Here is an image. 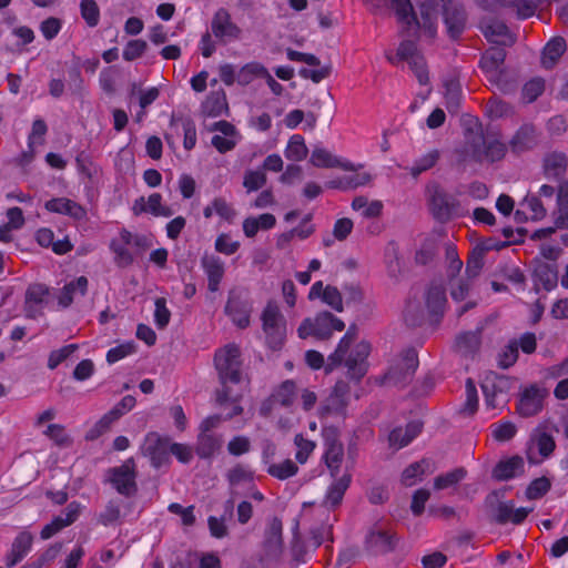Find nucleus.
<instances>
[{
    "instance_id": "1",
    "label": "nucleus",
    "mask_w": 568,
    "mask_h": 568,
    "mask_svg": "<svg viewBox=\"0 0 568 568\" xmlns=\"http://www.w3.org/2000/svg\"><path fill=\"white\" fill-rule=\"evenodd\" d=\"M393 7L398 22L407 32L419 31L429 40L436 37L439 12L452 40H457L466 29L465 8L454 0H424L418 4V16L409 0H393Z\"/></svg>"
},
{
    "instance_id": "2",
    "label": "nucleus",
    "mask_w": 568,
    "mask_h": 568,
    "mask_svg": "<svg viewBox=\"0 0 568 568\" xmlns=\"http://www.w3.org/2000/svg\"><path fill=\"white\" fill-rule=\"evenodd\" d=\"M356 326L351 325L346 334L341 338L336 349L327 358L325 371L332 372L334 368L345 363L349 378L359 381L367 372L366 359L371 352V345L367 342H359L346 357L351 345L356 339Z\"/></svg>"
},
{
    "instance_id": "3",
    "label": "nucleus",
    "mask_w": 568,
    "mask_h": 568,
    "mask_svg": "<svg viewBox=\"0 0 568 568\" xmlns=\"http://www.w3.org/2000/svg\"><path fill=\"white\" fill-rule=\"evenodd\" d=\"M214 364L219 374L222 388L216 392V402L224 405L230 400V388L227 384H239L241 382V352L235 344L226 345L216 351Z\"/></svg>"
},
{
    "instance_id": "4",
    "label": "nucleus",
    "mask_w": 568,
    "mask_h": 568,
    "mask_svg": "<svg viewBox=\"0 0 568 568\" xmlns=\"http://www.w3.org/2000/svg\"><path fill=\"white\" fill-rule=\"evenodd\" d=\"M507 148L494 135L476 134L467 138L464 149L460 151V161L489 162L500 161L506 154Z\"/></svg>"
},
{
    "instance_id": "5",
    "label": "nucleus",
    "mask_w": 568,
    "mask_h": 568,
    "mask_svg": "<svg viewBox=\"0 0 568 568\" xmlns=\"http://www.w3.org/2000/svg\"><path fill=\"white\" fill-rule=\"evenodd\" d=\"M345 324L329 312L318 313L313 320L305 318L297 328L298 337L305 339L310 336L318 341L331 338L334 331L342 332Z\"/></svg>"
},
{
    "instance_id": "6",
    "label": "nucleus",
    "mask_w": 568,
    "mask_h": 568,
    "mask_svg": "<svg viewBox=\"0 0 568 568\" xmlns=\"http://www.w3.org/2000/svg\"><path fill=\"white\" fill-rule=\"evenodd\" d=\"M261 320L267 346L273 351L281 349L286 337V321L278 306L268 302L262 312Z\"/></svg>"
},
{
    "instance_id": "7",
    "label": "nucleus",
    "mask_w": 568,
    "mask_h": 568,
    "mask_svg": "<svg viewBox=\"0 0 568 568\" xmlns=\"http://www.w3.org/2000/svg\"><path fill=\"white\" fill-rule=\"evenodd\" d=\"M505 59V49L493 47L481 55L480 68L487 74L488 81L496 85L499 91L503 93H513L515 92V84L513 82L500 84V79L504 77L503 65Z\"/></svg>"
},
{
    "instance_id": "8",
    "label": "nucleus",
    "mask_w": 568,
    "mask_h": 568,
    "mask_svg": "<svg viewBox=\"0 0 568 568\" xmlns=\"http://www.w3.org/2000/svg\"><path fill=\"white\" fill-rule=\"evenodd\" d=\"M252 310V303L245 290L232 288L229 292L224 312L234 325L246 328L250 325Z\"/></svg>"
},
{
    "instance_id": "9",
    "label": "nucleus",
    "mask_w": 568,
    "mask_h": 568,
    "mask_svg": "<svg viewBox=\"0 0 568 568\" xmlns=\"http://www.w3.org/2000/svg\"><path fill=\"white\" fill-rule=\"evenodd\" d=\"M510 388L511 379L509 377L495 373L488 374L481 384L486 406L493 409L505 406Z\"/></svg>"
},
{
    "instance_id": "10",
    "label": "nucleus",
    "mask_w": 568,
    "mask_h": 568,
    "mask_svg": "<svg viewBox=\"0 0 568 568\" xmlns=\"http://www.w3.org/2000/svg\"><path fill=\"white\" fill-rule=\"evenodd\" d=\"M549 392L538 384L525 387L519 394L517 413L525 418L538 415L545 406Z\"/></svg>"
},
{
    "instance_id": "11",
    "label": "nucleus",
    "mask_w": 568,
    "mask_h": 568,
    "mask_svg": "<svg viewBox=\"0 0 568 568\" xmlns=\"http://www.w3.org/2000/svg\"><path fill=\"white\" fill-rule=\"evenodd\" d=\"M110 483L115 490L125 496H134L138 491L135 464L132 458L125 460L121 466L111 468Z\"/></svg>"
},
{
    "instance_id": "12",
    "label": "nucleus",
    "mask_w": 568,
    "mask_h": 568,
    "mask_svg": "<svg viewBox=\"0 0 568 568\" xmlns=\"http://www.w3.org/2000/svg\"><path fill=\"white\" fill-rule=\"evenodd\" d=\"M135 398L132 395L124 396L111 410L104 414L94 426L87 433L88 440H94L109 430L110 426L121 416L135 406Z\"/></svg>"
},
{
    "instance_id": "13",
    "label": "nucleus",
    "mask_w": 568,
    "mask_h": 568,
    "mask_svg": "<svg viewBox=\"0 0 568 568\" xmlns=\"http://www.w3.org/2000/svg\"><path fill=\"white\" fill-rule=\"evenodd\" d=\"M170 438L162 437L155 432L149 433L141 447L144 456L149 457L154 468H160L170 462L169 456Z\"/></svg>"
},
{
    "instance_id": "14",
    "label": "nucleus",
    "mask_w": 568,
    "mask_h": 568,
    "mask_svg": "<svg viewBox=\"0 0 568 568\" xmlns=\"http://www.w3.org/2000/svg\"><path fill=\"white\" fill-rule=\"evenodd\" d=\"M428 193L429 210L433 216L439 222L449 221L457 204L456 200L437 184L428 187Z\"/></svg>"
},
{
    "instance_id": "15",
    "label": "nucleus",
    "mask_w": 568,
    "mask_h": 568,
    "mask_svg": "<svg viewBox=\"0 0 568 568\" xmlns=\"http://www.w3.org/2000/svg\"><path fill=\"white\" fill-rule=\"evenodd\" d=\"M479 28L485 38L494 44L501 47H511L516 42V36L509 30L507 24L495 18H483Z\"/></svg>"
},
{
    "instance_id": "16",
    "label": "nucleus",
    "mask_w": 568,
    "mask_h": 568,
    "mask_svg": "<svg viewBox=\"0 0 568 568\" xmlns=\"http://www.w3.org/2000/svg\"><path fill=\"white\" fill-rule=\"evenodd\" d=\"M418 367L417 353L414 349H407L403 353L396 365H393L385 375V378L394 384H406Z\"/></svg>"
},
{
    "instance_id": "17",
    "label": "nucleus",
    "mask_w": 568,
    "mask_h": 568,
    "mask_svg": "<svg viewBox=\"0 0 568 568\" xmlns=\"http://www.w3.org/2000/svg\"><path fill=\"white\" fill-rule=\"evenodd\" d=\"M212 34L221 42L237 40L242 30L231 19V14L224 8H220L211 21Z\"/></svg>"
},
{
    "instance_id": "18",
    "label": "nucleus",
    "mask_w": 568,
    "mask_h": 568,
    "mask_svg": "<svg viewBox=\"0 0 568 568\" xmlns=\"http://www.w3.org/2000/svg\"><path fill=\"white\" fill-rule=\"evenodd\" d=\"M50 294L47 285L34 283L28 286L24 295V312L29 318H37L42 315V305Z\"/></svg>"
},
{
    "instance_id": "19",
    "label": "nucleus",
    "mask_w": 568,
    "mask_h": 568,
    "mask_svg": "<svg viewBox=\"0 0 568 568\" xmlns=\"http://www.w3.org/2000/svg\"><path fill=\"white\" fill-rule=\"evenodd\" d=\"M395 535L388 530L371 529L365 538V548L373 555H384L395 549Z\"/></svg>"
},
{
    "instance_id": "20",
    "label": "nucleus",
    "mask_w": 568,
    "mask_h": 568,
    "mask_svg": "<svg viewBox=\"0 0 568 568\" xmlns=\"http://www.w3.org/2000/svg\"><path fill=\"white\" fill-rule=\"evenodd\" d=\"M558 430L550 420H544L532 430L530 440L536 444L538 453L541 457L548 458L556 448V442L550 430Z\"/></svg>"
},
{
    "instance_id": "21",
    "label": "nucleus",
    "mask_w": 568,
    "mask_h": 568,
    "mask_svg": "<svg viewBox=\"0 0 568 568\" xmlns=\"http://www.w3.org/2000/svg\"><path fill=\"white\" fill-rule=\"evenodd\" d=\"M201 266L207 276V288L210 292H217L220 283L225 273L224 262L216 255L205 254L201 258Z\"/></svg>"
},
{
    "instance_id": "22",
    "label": "nucleus",
    "mask_w": 568,
    "mask_h": 568,
    "mask_svg": "<svg viewBox=\"0 0 568 568\" xmlns=\"http://www.w3.org/2000/svg\"><path fill=\"white\" fill-rule=\"evenodd\" d=\"M33 537L28 531L18 534L14 538L9 552L6 555V566L8 568L14 567L19 564L31 549Z\"/></svg>"
},
{
    "instance_id": "23",
    "label": "nucleus",
    "mask_w": 568,
    "mask_h": 568,
    "mask_svg": "<svg viewBox=\"0 0 568 568\" xmlns=\"http://www.w3.org/2000/svg\"><path fill=\"white\" fill-rule=\"evenodd\" d=\"M351 474H344L336 478L327 488L322 506L327 509H335L343 500V497L351 485Z\"/></svg>"
},
{
    "instance_id": "24",
    "label": "nucleus",
    "mask_w": 568,
    "mask_h": 568,
    "mask_svg": "<svg viewBox=\"0 0 568 568\" xmlns=\"http://www.w3.org/2000/svg\"><path fill=\"white\" fill-rule=\"evenodd\" d=\"M514 153H523L534 149L537 145V132L532 124L521 125L509 142Z\"/></svg>"
},
{
    "instance_id": "25",
    "label": "nucleus",
    "mask_w": 568,
    "mask_h": 568,
    "mask_svg": "<svg viewBox=\"0 0 568 568\" xmlns=\"http://www.w3.org/2000/svg\"><path fill=\"white\" fill-rule=\"evenodd\" d=\"M325 464L328 467L331 475L336 477L344 457L343 445L332 433V435H325Z\"/></svg>"
},
{
    "instance_id": "26",
    "label": "nucleus",
    "mask_w": 568,
    "mask_h": 568,
    "mask_svg": "<svg viewBox=\"0 0 568 568\" xmlns=\"http://www.w3.org/2000/svg\"><path fill=\"white\" fill-rule=\"evenodd\" d=\"M283 524L282 520L277 517H274L268 523L267 529L265 531L264 546L267 555L277 557L282 554L283 548Z\"/></svg>"
},
{
    "instance_id": "27",
    "label": "nucleus",
    "mask_w": 568,
    "mask_h": 568,
    "mask_svg": "<svg viewBox=\"0 0 568 568\" xmlns=\"http://www.w3.org/2000/svg\"><path fill=\"white\" fill-rule=\"evenodd\" d=\"M44 207L50 212L69 215L77 221H81L87 216V211L82 205L65 197L49 200Z\"/></svg>"
},
{
    "instance_id": "28",
    "label": "nucleus",
    "mask_w": 568,
    "mask_h": 568,
    "mask_svg": "<svg viewBox=\"0 0 568 568\" xmlns=\"http://www.w3.org/2000/svg\"><path fill=\"white\" fill-rule=\"evenodd\" d=\"M422 428L423 424L418 420L409 422L405 428H394L388 436L389 445L396 449L407 446L422 432Z\"/></svg>"
},
{
    "instance_id": "29",
    "label": "nucleus",
    "mask_w": 568,
    "mask_h": 568,
    "mask_svg": "<svg viewBox=\"0 0 568 568\" xmlns=\"http://www.w3.org/2000/svg\"><path fill=\"white\" fill-rule=\"evenodd\" d=\"M426 307L430 315L443 316L446 304V290L442 284L432 283L425 294Z\"/></svg>"
},
{
    "instance_id": "30",
    "label": "nucleus",
    "mask_w": 568,
    "mask_h": 568,
    "mask_svg": "<svg viewBox=\"0 0 568 568\" xmlns=\"http://www.w3.org/2000/svg\"><path fill=\"white\" fill-rule=\"evenodd\" d=\"M310 162L316 168H341L345 171H355L354 164L341 162L329 151L321 146L314 148Z\"/></svg>"
},
{
    "instance_id": "31",
    "label": "nucleus",
    "mask_w": 568,
    "mask_h": 568,
    "mask_svg": "<svg viewBox=\"0 0 568 568\" xmlns=\"http://www.w3.org/2000/svg\"><path fill=\"white\" fill-rule=\"evenodd\" d=\"M524 459L520 456H513L500 460L493 469V477L497 480H509L524 473Z\"/></svg>"
},
{
    "instance_id": "32",
    "label": "nucleus",
    "mask_w": 568,
    "mask_h": 568,
    "mask_svg": "<svg viewBox=\"0 0 568 568\" xmlns=\"http://www.w3.org/2000/svg\"><path fill=\"white\" fill-rule=\"evenodd\" d=\"M222 447V438L213 433H200L197 436L195 453L202 459L212 458Z\"/></svg>"
},
{
    "instance_id": "33",
    "label": "nucleus",
    "mask_w": 568,
    "mask_h": 568,
    "mask_svg": "<svg viewBox=\"0 0 568 568\" xmlns=\"http://www.w3.org/2000/svg\"><path fill=\"white\" fill-rule=\"evenodd\" d=\"M202 113L205 116L216 118L229 111L226 94L224 90L211 92L202 103Z\"/></svg>"
},
{
    "instance_id": "34",
    "label": "nucleus",
    "mask_w": 568,
    "mask_h": 568,
    "mask_svg": "<svg viewBox=\"0 0 568 568\" xmlns=\"http://www.w3.org/2000/svg\"><path fill=\"white\" fill-rule=\"evenodd\" d=\"M89 281L85 276H79L77 280L65 284L58 296V303L61 307H69L74 298V295L79 293L84 296L88 292Z\"/></svg>"
},
{
    "instance_id": "35",
    "label": "nucleus",
    "mask_w": 568,
    "mask_h": 568,
    "mask_svg": "<svg viewBox=\"0 0 568 568\" xmlns=\"http://www.w3.org/2000/svg\"><path fill=\"white\" fill-rule=\"evenodd\" d=\"M567 169V158L564 153L552 152L544 159V170L547 178L560 179Z\"/></svg>"
},
{
    "instance_id": "36",
    "label": "nucleus",
    "mask_w": 568,
    "mask_h": 568,
    "mask_svg": "<svg viewBox=\"0 0 568 568\" xmlns=\"http://www.w3.org/2000/svg\"><path fill=\"white\" fill-rule=\"evenodd\" d=\"M566 51V41L564 38L551 39L542 51L541 63L546 69H551L558 59Z\"/></svg>"
},
{
    "instance_id": "37",
    "label": "nucleus",
    "mask_w": 568,
    "mask_h": 568,
    "mask_svg": "<svg viewBox=\"0 0 568 568\" xmlns=\"http://www.w3.org/2000/svg\"><path fill=\"white\" fill-rule=\"evenodd\" d=\"M480 329L460 333L456 337V349L463 355L475 353L480 346Z\"/></svg>"
},
{
    "instance_id": "38",
    "label": "nucleus",
    "mask_w": 568,
    "mask_h": 568,
    "mask_svg": "<svg viewBox=\"0 0 568 568\" xmlns=\"http://www.w3.org/2000/svg\"><path fill=\"white\" fill-rule=\"evenodd\" d=\"M234 510V501L229 499L224 504V515L221 518L210 516L207 524L210 532L215 538H223L227 535V527L225 525V517H232Z\"/></svg>"
},
{
    "instance_id": "39",
    "label": "nucleus",
    "mask_w": 568,
    "mask_h": 568,
    "mask_svg": "<svg viewBox=\"0 0 568 568\" xmlns=\"http://www.w3.org/2000/svg\"><path fill=\"white\" fill-rule=\"evenodd\" d=\"M266 74V68L260 62H250L243 65L236 74V82L240 85H248L257 78H263Z\"/></svg>"
},
{
    "instance_id": "40",
    "label": "nucleus",
    "mask_w": 568,
    "mask_h": 568,
    "mask_svg": "<svg viewBox=\"0 0 568 568\" xmlns=\"http://www.w3.org/2000/svg\"><path fill=\"white\" fill-rule=\"evenodd\" d=\"M535 277L546 291L557 286L558 273L554 265L541 263L535 268Z\"/></svg>"
},
{
    "instance_id": "41",
    "label": "nucleus",
    "mask_w": 568,
    "mask_h": 568,
    "mask_svg": "<svg viewBox=\"0 0 568 568\" xmlns=\"http://www.w3.org/2000/svg\"><path fill=\"white\" fill-rule=\"evenodd\" d=\"M110 250L114 254V263L119 267H128L134 262L135 253L125 246L119 239L110 242Z\"/></svg>"
},
{
    "instance_id": "42",
    "label": "nucleus",
    "mask_w": 568,
    "mask_h": 568,
    "mask_svg": "<svg viewBox=\"0 0 568 568\" xmlns=\"http://www.w3.org/2000/svg\"><path fill=\"white\" fill-rule=\"evenodd\" d=\"M266 471L278 480H285L297 474L298 466L292 459H285L280 464H270Z\"/></svg>"
},
{
    "instance_id": "43",
    "label": "nucleus",
    "mask_w": 568,
    "mask_h": 568,
    "mask_svg": "<svg viewBox=\"0 0 568 568\" xmlns=\"http://www.w3.org/2000/svg\"><path fill=\"white\" fill-rule=\"evenodd\" d=\"M295 392V383L291 379H287L283 382L280 387L272 394V400H275V403L281 406L288 407L294 402Z\"/></svg>"
},
{
    "instance_id": "44",
    "label": "nucleus",
    "mask_w": 568,
    "mask_h": 568,
    "mask_svg": "<svg viewBox=\"0 0 568 568\" xmlns=\"http://www.w3.org/2000/svg\"><path fill=\"white\" fill-rule=\"evenodd\" d=\"M439 151L438 150H432L428 153L424 154L419 159H417L410 168H408L409 173L417 178L423 172L432 169L437 161L439 160Z\"/></svg>"
},
{
    "instance_id": "45",
    "label": "nucleus",
    "mask_w": 568,
    "mask_h": 568,
    "mask_svg": "<svg viewBox=\"0 0 568 568\" xmlns=\"http://www.w3.org/2000/svg\"><path fill=\"white\" fill-rule=\"evenodd\" d=\"M307 155V148L305 145L303 136L295 134L293 135L285 150V156L292 161H302Z\"/></svg>"
},
{
    "instance_id": "46",
    "label": "nucleus",
    "mask_w": 568,
    "mask_h": 568,
    "mask_svg": "<svg viewBox=\"0 0 568 568\" xmlns=\"http://www.w3.org/2000/svg\"><path fill=\"white\" fill-rule=\"evenodd\" d=\"M416 44L412 40H405L399 43L396 54L386 53V59L392 64H397L399 61H408L417 55Z\"/></svg>"
},
{
    "instance_id": "47",
    "label": "nucleus",
    "mask_w": 568,
    "mask_h": 568,
    "mask_svg": "<svg viewBox=\"0 0 568 568\" xmlns=\"http://www.w3.org/2000/svg\"><path fill=\"white\" fill-rule=\"evenodd\" d=\"M486 113L490 119H500L513 114V108L509 103L491 98L486 103Z\"/></svg>"
},
{
    "instance_id": "48",
    "label": "nucleus",
    "mask_w": 568,
    "mask_h": 568,
    "mask_svg": "<svg viewBox=\"0 0 568 568\" xmlns=\"http://www.w3.org/2000/svg\"><path fill=\"white\" fill-rule=\"evenodd\" d=\"M551 488L550 480L542 476L534 479L526 489V497L529 500L539 499L545 496Z\"/></svg>"
},
{
    "instance_id": "49",
    "label": "nucleus",
    "mask_w": 568,
    "mask_h": 568,
    "mask_svg": "<svg viewBox=\"0 0 568 568\" xmlns=\"http://www.w3.org/2000/svg\"><path fill=\"white\" fill-rule=\"evenodd\" d=\"M118 239L129 248H136L135 254H139L141 251H144L149 246L145 236L133 234L125 229L121 230Z\"/></svg>"
},
{
    "instance_id": "50",
    "label": "nucleus",
    "mask_w": 568,
    "mask_h": 568,
    "mask_svg": "<svg viewBox=\"0 0 568 568\" xmlns=\"http://www.w3.org/2000/svg\"><path fill=\"white\" fill-rule=\"evenodd\" d=\"M121 518V505L115 500H110L104 510L98 517L99 524L108 527L118 523Z\"/></svg>"
},
{
    "instance_id": "51",
    "label": "nucleus",
    "mask_w": 568,
    "mask_h": 568,
    "mask_svg": "<svg viewBox=\"0 0 568 568\" xmlns=\"http://www.w3.org/2000/svg\"><path fill=\"white\" fill-rule=\"evenodd\" d=\"M465 476L466 470L464 468H456L449 473L437 476L434 480V487L438 490L448 488L463 480Z\"/></svg>"
},
{
    "instance_id": "52",
    "label": "nucleus",
    "mask_w": 568,
    "mask_h": 568,
    "mask_svg": "<svg viewBox=\"0 0 568 568\" xmlns=\"http://www.w3.org/2000/svg\"><path fill=\"white\" fill-rule=\"evenodd\" d=\"M465 392L466 400L463 408L460 409V413L465 415H474L478 407V395L473 379L468 378L466 381Z\"/></svg>"
},
{
    "instance_id": "53",
    "label": "nucleus",
    "mask_w": 568,
    "mask_h": 568,
    "mask_svg": "<svg viewBox=\"0 0 568 568\" xmlns=\"http://www.w3.org/2000/svg\"><path fill=\"white\" fill-rule=\"evenodd\" d=\"M294 444L297 447L295 458L300 464H305L316 447L315 442L304 438L302 434L295 435Z\"/></svg>"
},
{
    "instance_id": "54",
    "label": "nucleus",
    "mask_w": 568,
    "mask_h": 568,
    "mask_svg": "<svg viewBox=\"0 0 568 568\" xmlns=\"http://www.w3.org/2000/svg\"><path fill=\"white\" fill-rule=\"evenodd\" d=\"M545 81L540 78L528 81L521 90L523 100L526 103H531L544 92Z\"/></svg>"
},
{
    "instance_id": "55",
    "label": "nucleus",
    "mask_w": 568,
    "mask_h": 568,
    "mask_svg": "<svg viewBox=\"0 0 568 568\" xmlns=\"http://www.w3.org/2000/svg\"><path fill=\"white\" fill-rule=\"evenodd\" d=\"M81 16L89 27H95L100 20V10L94 0H82L80 3Z\"/></svg>"
},
{
    "instance_id": "56",
    "label": "nucleus",
    "mask_w": 568,
    "mask_h": 568,
    "mask_svg": "<svg viewBox=\"0 0 568 568\" xmlns=\"http://www.w3.org/2000/svg\"><path fill=\"white\" fill-rule=\"evenodd\" d=\"M518 358V343L516 339L510 341L499 353L498 364L501 368H509Z\"/></svg>"
},
{
    "instance_id": "57",
    "label": "nucleus",
    "mask_w": 568,
    "mask_h": 568,
    "mask_svg": "<svg viewBox=\"0 0 568 568\" xmlns=\"http://www.w3.org/2000/svg\"><path fill=\"white\" fill-rule=\"evenodd\" d=\"M44 434L58 446L65 447L72 444L71 437L67 434L64 426L51 424L47 427Z\"/></svg>"
},
{
    "instance_id": "58",
    "label": "nucleus",
    "mask_w": 568,
    "mask_h": 568,
    "mask_svg": "<svg viewBox=\"0 0 568 568\" xmlns=\"http://www.w3.org/2000/svg\"><path fill=\"white\" fill-rule=\"evenodd\" d=\"M517 433V427L513 422H503L500 424L493 425L491 436L497 442H508Z\"/></svg>"
},
{
    "instance_id": "59",
    "label": "nucleus",
    "mask_w": 568,
    "mask_h": 568,
    "mask_svg": "<svg viewBox=\"0 0 568 568\" xmlns=\"http://www.w3.org/2000/svg\"><path fill=\"white\" fill-rule=\"evenodd\" d=\"M148 49V43L142 39L130 40L122 52L125 61H133L140 58Z\"/></svg>"
},
{
    "instance_id": "60",
    "label": "nucleus",
    "mask_w": 568,
    "mask_h": 568,
    "mask_svg": "<svg viewBox=\"0 0 568 568\" xmlns=\"http://www.w3.org/2000/svg\"><path fill=\"white\" fill-rule=\"evenodd\" d=\"M155 311H154V321L158 326V328L163 329L168 326L170 318H171V312L166 307V300L164 297H158L154 302Z\"/></svg>"
},
{
    "instance_id": "61",
    "label": "nucleus",
    "mask_w": 568,
    "mask_h": 568,
    "mask_svg": "<svg viewBox=\"0 0 568 568\" xmlns=\"http://www.w3.org/2000/svg\"><path fill=\"white\" fill-rule=\"evenodd\" d=\"M146 203L148 212L154 216H171L172 211L168 206L162 205V195L160 193H152Z\"/></svg>"
},
{
    "instance_id": "62",
    "label": "nucleus",
    "mask_w": 568,
    "mask_h": 568,
    "mask_svg": "<svg viewBox=\"0 0 568 568\" xmlns=\"http://www.w3.org/2000/svg\"><path fill=\"white\" fill-rule=\"evenodd\" d=\"M266 183V175L262 171H246L244 174L243 186L247 192L257 191Z\"/></svg>"
},
{
    "instance_id": "63",
    "label": "nucleus",
    "mask_w": 568,
    "mask_h": 568,
    "mask_svg": "<svg viewBox=\"0 0 568 568\" xmlns=\"http://www.w3.org/2000/svg\"><path fill=\"white\" fill-rule=\"evenodd\" d=\"M77 348L78 346L75 344H70L60 349L52 351L48 358V367L50 369L57 368L63 361L72 355Z\"/></svg>"
},
{
    "instance_id": "64",
    "label": "nucleus",
    "mask_w": 568,
    "mask_h": 568,
    "mask_svg": "<svg viewBox=\"0 0 568 568\" xmlns=\"http://www.w3.org/2000/svg\"><path fill=\"white\" fill-rule=\"evenodd\" d=\"M226 478L230 485L234 486L242 481H251L253 479V474L243 465L237 464L227 471Z\"/></svg>"
}]
</instances>
